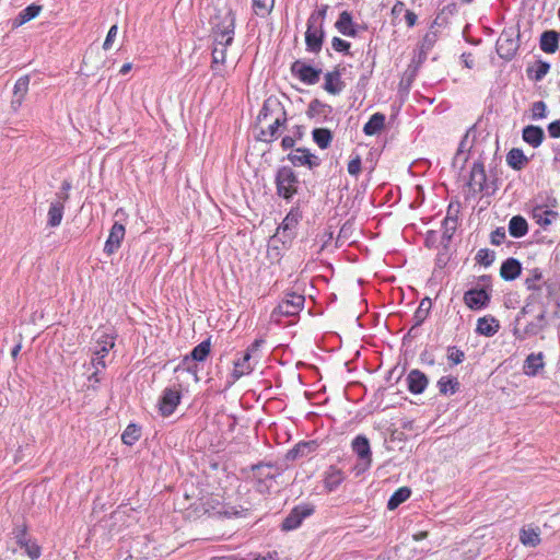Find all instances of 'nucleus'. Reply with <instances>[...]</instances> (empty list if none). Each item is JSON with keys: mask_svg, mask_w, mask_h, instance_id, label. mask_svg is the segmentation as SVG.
<instances>
[{"mask_svg": "<svg viewBox=\"0 0 560 560\" xmlns=\"http://www.w3.org/2000/svg\"><path fill=\"white\" fill-rule=\"evenodd\" d=\"M273 118L269 124L267 130L260 131L259 140L271 142L278 137V130L287 121V113L277 100L268 98L264 102L262 108L260 109L257 119L262 122L267 121L268 118Z\"/></svg>", "mask_w": 560, "mask_h": 560, "instance_id": "f257e3e1", "label": "nucleus"}, {"mask_svg": "<svg viewBox=\"0 0 560 560\" xmlns=\"http://www.w3.org/2000/svg\"><path fill=\"white\" fill-rule=\"evenodd\" d=\"M235 13L232 9L218 10L213 16L212 35L218 44H233L235 34Z\"/></svg>", "mask_w": 560, "mask_h": 560, "instance_id": "f03ea898", "label": "nucleus"}, {"mask_svg": "<svg viewBox=\"0 0 560 560\" xmlns=\"http://www.w3.org/2000/svg\"><path fill=\"white\" fill-rule=\"evenodd\" d=\"M277 195L285 200H291L299 191L300 180L290 166L278 168L275 177Z\"/></svg>", "mask_w": 560, "mask_h": 560, "instance_id": "7ed1b4c3", "label": "nucleus"}, {"mask_svg": "<svg viewBox=\"0 0 560 560\" xmlns=\"http://www.w3.org/2000/svg\"><path fill=\"white\" fill-rule=\"evenodd\" d=\"M520 31L513 27L504 28L499 36L495 49L500 58L511 61L520 48Z\"/></svg>", "mask_w": 560, "mask_h": 560, "instance_id": "20e7f679", "label": "nucleus"}, {"mask_svg": "<svg viewBox=\"0 0 560 560\" xmlns=\"http://www.w3.org/2000/svg\"><path fill=\"white\" fill-rule=\"evenodd\" d=\"M302 219V212L299 207H292L282 223L272 236L273 242H281L283 245L291 243L296 234V226Z\"/></svg>", "mask_w": 560, "mask_h": 560, "instance_id": "39448f33", "label": "nucleus"}, {"mask_svg": "<svg viewBox=\"0 0 560 560\" xmlns=\"http://www.w3.org/2000/svg\"><path fill=\"white\" fill-rule=\"evenodd\" d=\"M352 452L358 456L354 466L357 475L365 472L372 464V451L369 439L365 435H357L351 442Z\"/></svg>", "mask_w": 560, "mask_h": 560, "instance_id": "423d86ee", "label": "nucleus"}, {"mask_svg": "<svg viewBox=\"0 0 560 560\" xmlns=\"http://www.w3.org/2000/svg\"><path fill=\"white\" fill-rule=\"evenodd\" d=\"M256 489L260 493H266L271 487V482L280 475L278 468L271 463H259L252 466Z\"/></svg>", "mask_w": 560, "mask_h": 560, "instance_id": "0eeeda50", "label": "nucleus"}, {"mask_svg": "<svg viewBox=\"0 0 560 560\" xmlns=\"http://www.w3.org/2000/svg\"><path fill=\"white\" fill-rule=\"evenodd\" d=\"M13 539L20 549H23L32 560H36L40 557V547L37 542L27 534L24 525L16 526L13 532Z\"/></svg>", "mask_w": 560, "mask_h": 560, "instance_id": "6e6552de", "label": "nucleus"}, {"mask_svg": "<svg viewBox=\"0 0 560 560\" xmlns=\"http://www.w3.org/2000/svg\"><path fill=\"white\" fill-rule=\"evenodd\" d=\"M291 73L303 83L313 85L319 81L322 69L314 68L305 61L295 60L291 65Z\"/></svg>", "mask_w": 560, "mask_h": 560, "instance_id": "1a4fd4ad", "label": "nucleus"}, {"mask_svg": "<svg viewBox=\"0 0 560 560\" xmlns=\"http://www.w3.org/2000/svg\"><path fill=\"white\" fill-rule=\"evenodd\" d=\"M287 159L291 162L293 166H306L308 170H314L318 167L322 163V160L310 152L306 148H296L293 149L287 156Z\"/></svg>", "mask_w": 560, "mask_h": 560, "instance_id": "9d476101", "label": "nucleus"}, {"mask_svg": "<svg viewBox=\"0 0 560 560\" xmlns=\"http://www.w3.org/2000/svg\"><path fill=\"white\" fill-rule=\"evenodd\" d=\"M313 513L314 506L311 504L296 505L283 520L281 527L283 530H293L302 524L304 518L311 516Z\"/></svg>", "mask_w": 560, "mask_h": 560, "instance_id": "9b49d317", "label": "nucleus"}, {"mask_svg": "<svg viewBox=\"0 0 560 560\" xmlns=\"http://www.w3.org/2000/svg\"><path fill=\"white\" fill-rule=\"evenodd\" d=\"M305 298L298 293H287L284 299L278 304L277 312L283 316H294L303 308Z\"/></svg>", "mask_w": 560, "mask_h": 560, "instance_id": "f8f14e48", "label": "nucleus"}, {"mask_svg": "<svg viewBox=\"0 0 560 560\" xmlns=\"http://www.w3.org/2000/svg\"><path fill=\"white\" fill-rule=\"evenodd\" d=\"M325 39L324 26L307 22V30L305 32V45L308 52L318 54L322 50Z\"/></svg>", "mask_w": 560, "mask_h": 560, "instance_id": "ddd939ff", "label": "nucleus"}, {"mask_svg": "<svg viewBox=\"0 0 560 560\" xmlns=\"http://www.w3.org/2000/svg\"><path fill=\"white\" fill-rule=\"evenodd\" d=\"M180 392L175 388H165L159 400V410L163 417L171 416L180 402Z\"/></svg>", "mask_w": 560, "mask_h": 560, "instance_id": "4468645a", "label": "nucleus"}, {"mask_svg": "<svg viewBox=\"0 0 560 560\" xmlns=\"http://www.w3.org/2000/svg\"><path fill=\"white\" fill-rule=\"evenodd\" d=\"M547 325L546 312L541 311L530 323H528L523 330L515 327L514 336L518 340H525L527 337L538 335Z\"/></svg>", "mask_w": 560, "mask_h": 560, "instance_id": "2eb2a0df", "label": "nucleus"}, {"mask_svg": "<svg viewBox=\"0 0 560 560\" xmlns=\"http://www.w3.org/2000/svg\"><path fill=\"white\" fill-rule=\"evenodd\" d=\"M468 186L474 192H481L487 189V175L481 161L472 164Z\"/></svg>", "mask_w": 560, "mask_h": 560, "instance_id": "dca6fc26", "label": "nucleus"}, {"mask_svg": "<svg viewBox=\"0 0 560 560\" xmlns=\"http://www.w3.org/2000/svg\"><path fill=\"white\" fill-rule=\"evenodd\" d=\"M464 302L470 310H481L489 304L490 294L485 289H470L465 292Z\"/></svg>", "mask_w": 560, "mask_h": 560, "instance_id": "f3484780", "label": "nucleus"}, {"mask_svg": "<svg viewBox=\"0 0 560 560\" xmlns=\"http://www.w3.org/2000/svg\"><path fill=\"white\" fill-rule=\"evenodd\" d=\"M125 226L119 222H115L109 231V235L104 245V253L108 256L118 250L125 237Z\"/></svg>", "mask_w": 560, "mask_h": 560, "instance_id": "a211bd4d", "label": "nucleus"}, {"mask_svg": "<svg viewBox=\"0 0 560 560\" xmlns=\"http://www.w3.org/2000/svg\"><path fill=\"white\" fill-rule=\"evenodd\" d=\"M324 90L332 95H338L345 89V82L341 80V72L338 68L325 73Z\"/></svg>", "mask_w": 560, "mask_h": 560, "instance_id": "6ab92c4d", "label": "nucleus"}, {"mask_svg": "<svg viewBox=\"0 0 560 560\" xmlns=\"http://www.w3.org/2000/svg\"><path fill=\"white\" fill-rule=\"evenodd\" d=\"M408 389L412 394H421L428 386L429 380L420 370H411L407 376Z\"/></svg>", "mask_w": 560, "mask_h": 560, "instance_id": "aec40b11", "label": "nucleus"}, {"mask_svg": "<svg viewBox=\"0 0 560 560\" xmlns=\"http://www.w3.org/2000/svg\"><path fill=\"white\" fill-rule=\"evenodd\" d=\"M317 448L316 441H303L298 443L293 448L289 450L285 458L288 460H296L308 456Z\"/></svg>", "mask_w": 560, "mask_h": 560, "instance_id": "412c9836", "label": "nucleus"}, {"mask_svg": "<svg viewBox=\"0 0 560 560\" xmlns=\"http://www.w3.org/2000/svg\"><path fill=\"white\" fill-rule=\"evenodd\" d=\"M252 359L253 358L249 357V353L243 352L241 358L234 361V369L232 372L233 382L253 372L254 364L252 363Z\"/></svg>", "mask_w": 560, "mask_h": 560, "instance_id": "4be33fe9", "label": "nucleus"}, {"mask_svg": "<svg viewBox=\"0 0 560 560\" xmlns=\"http://www.w3.org/2000/svg\"><path fill=\"white\" fill-rule=\"evenodd\" d=\"M337 31L348 37H355L357 30L352 21V15L349 11H342L335 23Z\"/></svg>", "mask_w": 560, "mask_h": 560, "instance_id": "5701e85b", "label": "nucleus"}, {"mask_svg": "<svg viewBox=\"0 0 560 560\" xmlns=\"http://www.w3.org/2000/svg\"><path fill=\"white\" fill-rule=\"evenodd\" d=\"M522 271V265L516 258H508L504 260L500 268V276L505 281L515 280Z\"/></svg>", "mask_w": 560, "mask_h": 560, "instance_id": "b1692460", "label": "nucleus"}, {"mask_svg": "<svg viewBox=\"0 0 560 560\" xmlns=\"http://www.w3.org/2000/svg\"><path fill=\"white\" fill-rule=\"evenodd\" d=\"M550 70V63L541 59L530 63L526 68L527 78L534 82L541 81Z\"/></svg>", "mask_w": 560, "mask_h": 560, "instance_id": "393cba45", "label": "nucleus"}, {"mask_svg": "<svg viewBox=\"0 0 560 560\" xmlns=\"http://www.w3.org/2000/svg\"><path fill=\"white\" fill-rule=\"evenodd\" d=\"M30 77H21L14 84L13 98L11 102L12 107L16 110L23 103L25 95L28 91Z\"/></svg>", "mask_w": 560, "mask_h": 560, "instance_id": "a878e982", "label": "nucleus"}, {"mask_svg": "<svg viewBox=\"0 0 560 560\" xmlns=\"http://www.w3.org/2000/svg\"><path fill=\"white\" fill-rule=\"evenodd\" d=\"M544 139L545 132L541 127L529 125L523 129V140L533 148H538Z\"/></svg>", "mask_w": 560, "mask_h": 560, "instance_id": "bb28decb", "label": "nucleus"}, {"mask_svg": "<svg viewBox=\"0 0 560 560\" xmlns=\"http://www.w3.org/2000/svg\"><path fill=\"white\" fill-rule=\"evenodd\" d=\"M539 47L544 52H556L559 47V33L556 31H545L540 35Z\"/></svg>", "mask_w": 560, "mask_h": 560, "instance_id": "cd10ccee", "label": "nucleus"}, {"mask_svg": "<svg viewBox=\"0 0 560 560\" xmlns=\"http://www.w3.org/2000/svg\"><path fill=\"white\" fill-rule=\"evenodd\" d=\"M499 322L494 317H481L477 322L476 331L486 337H492L499 330Z\"/></svg>", "mask_w": 560, "mask_h": 560, "instance_id": "c85d7f7f", "label": "nucleus"}, {"mask_svg": "<svg viewBox=\"0 0 560 560\" xmlns=\"http://www.w3.org/2000/svg\"><path fill=\"white\" fill-rule=\"evenodd\" d=\"M40 10L42 7L36 4H31L26 7L18 14V16L14 20H12V27H20L23 24L27 23L28 21L33 20L39 14Z\"/></svg>", "mask_w": 560, "mask_h": 560, "instance_id": "c756f323", "label": "nucleus"}, {"mask_svg": "<svg viewBox=\"0 0 560 560\" xmlns=\"http://www.w3.org/2000/svg\"><path fill=\"white\" fill-rule=\"evenodd\" d=\"M65 206L61 200H54L50 202L48 210L47 225L50 228L59 226L63 217Z\"/></svg>", "mask_w": 560, "mask_h": 560, "instance_id": "7c9ffc66", "label": "nucleus"}, {"mask_svg": "<svg viewBox=\"0 0 560 560\" xmlns=\"http://www.w3.org/2000/svg\"><path fill=\"white\" fill-rule=\"evenodd\" d=\"M432 303L429 298H424L421 300L418 308L416 310L413 314V326L409 330V334H411L417 327H419L428 317L430 310H431Z\"/></svg>", "mask_w": 560, "mask_h": 560, "instance_id": "2f4dec72", "label": "nucleus"}, {"mask_svg": "<svg viewBox=\"0 0 560 560\" xmlns=\"http://www.w3.org/2000/svg\"><path fill=\"white\" fill-rule=\"evenodd\" d=\"M385 126V115L382 113L373 114L363 127L366 136L377 135Z\"/></svg>", "mask_w": 560, "mask_h": 560, "instance_id": "473e14b6", "label": "nucleus"}, {"mask_svg": "<svg viewBox=\"0 0 560 560\" xmlns=\"http://www.w3.org/2000/svg\"><path fill=\"white\" fill-rule=\"evenodd\" d=\"M436 385L442 395H454L460 387V383L454 376H442Z\"/></svg>", "mask_w": 560, "mask_h": 560, "instance_id": "72a5a7b5", "label": "nucleus"}, {"mask_svg": "<svg viewBox=\"0 0 560 560\" xmlns=\"http://www.w3.org/2000/svg\"><path fill=\"white\" fill-rule=\"evenodd\" d=\"M544 368V355L539 353H530L524 363V372L527 375H536L539 369Z\"/></svg>", "mask_w": 560, "mask_h": 560, "instance_id": "f704fd0d", "label": "nucleus"}, {"mask_svg": "<svg viewBox=\"0 0 560 560\" xmlns=\"http://www.w3.org/2000/svg\"><path fill=\"white\" fill-rule=\"evenodd\" d=\"M509 232L513 237H523L528 232L527 221L521 215H514L509 222Z\"/></svg>", "mask_w": 560, "mask_h": 560, "instance_id": "c9c22d12", "label": "nucleus"}, {"mask_svg": "<svg viewBox=\"0 0 560 560\" xmlns=\"http://www.w3.org/2000/svg\"><path fill=\"white\" fill-rule=\"evenodd\" d=\"M508 165L511 166L515 171L522 170L525 164L528 162V159L525 156L524 152L521 149H512L506 155Z\"/></svg>", "mask_w": 560, "mask_h": 560, "instance_id": "e433bc0d", "label": "nucleus"}, {"mask_svg": "<svg viewBox=\"0 0 560 560\" xmlns=\"http://www.w3.org/2000/svg\"><path fill=\"white\" fill-rule=\"evenodd\" d=\"M520 540L524 546L536 547L540 544L539 528H523L520 533Z\"/></svg>", "mask_w": 560, "mask_h": 560, "instance_id": "4c0bfd02", "label": "nucleus"}, {"mask_svg": "<svg viewBox=\"0 0 560 560\" xmlns=\"http://www.w3.org/2000/svg\"><path fill=\"white\" fill-rule=\"evenodd\" d=\"M343 479H345V477H343V474H342V471L340 469H337L335 467H330L328 472L326 474V477H325V480H324L325 488L328 491H334V490H336L341 485Z\"/></svg>", "mask_w": 560, "mask_h": 560, "instance_id": "58836bf2", "label": "nucleus"}, {"mask_svg": "<svg viewBox=\"0 0 560 560\" xmlns=\"http://www.w3.org/2000/svg\"><path fill=\"white\" fill-rule=\"evenodd\" d=\"M312 137L314 142L323 150L327 149L332 141V133L327 128H315L312 131Z\"/></svg>", "mask_w": 560, "mask_h": 560, "instance_id": "ea45409f", "label": "nucleus"}, {"mask_svg": "<svg viewBox=\"0 0 560 560\" xmlns=\"http://www.w3.org/2000/svg\"><path fill=\"white\" fill-rule=\"evenodd\" d=\"M411 494V490L408 487H401L397 489L387 502V509L393 511L397 509L401 503L407 501Z\"/></svg>", "mask_w": 560, "mask_h": 560, "instance_id": "a19ab883", "label": "nucleus"}, {"mask_svg": "<svg viewBox=\"0 0 560 560\" xmlns=\"http://www.w3.org/2000/svg\"><path fill=\"white\" fill-rule=\"evenodd\" d=\"M558 213L553 210H548L542 207H537L534 210V218L537 220V223L541 226H547L551 224L553 220H556Z\"/></svg>", "mask_w": 560, "mask_h": 560, "instance_id": "79ce46f5", "label": "nucleus"}, {"mask_svg": "<svg viewBox=\"0 0 560 560\" xmlns=\"http://www.w3.org/2000/svg\"><path fill=\"white\" fill-rule=\"evenodd\" d=\"M211 351L210 339L203 340L197 345L189 353L190 358L196 362H203Z\"/></svg>", "mask_w": 560, "mask_h": 560, "instance_id": "37998d69", "label": "nucleus"}, {"mask_svg": "<svg viewBox=\"0 0 560 560\" xmlns=\"http://www.w3.org/2000/svg\"><path fill=\"white\" fill-rule=\"evenodd\" d=\"M232 44H218L213 39V49H212V65L211 68L214 69L217 65H223L226 59V49Z\"/></svg>", "mask_w": 560, "mask_h": 560, "instance_id": "c03bdc74", "label": "nucleus"}, {"mask_svg": "<svg viewBox=\"0 0 560 560\" xmlns=\"http://www.w3.org/2000/svg\"><path fill=\"white\" fill-rule=\"evenodd\" d=\"M186 371L195 376L196 381H199L198 377V364L194 361L190 355H185L179 364L175 368V372Z\"/></svg>", "mask_w": 560, "mask_h": 560, "instance_id": "a18cd8bd", "label": "nucleus"}, {"mask_svg": "<svg viewBox=\"0 0 560 560\" xmlns=\"http://www.w3.org/2000/svg\"><path fill=\"white\" fill-rule=\"evenodd\" d=\"M140 428L133 423L127 425L121 434V441L126 445H133L140 439Z\"/></svg>", "mask_w": 560, "mask_h": 560, "instance_id": "49530a36", "label": "nucleus"}, {"mask_svg": "<svg viewBox=\"0 0 560 560\" xmlns=\"http://www.w3.org/2000/svg\"><path fill=\"white\" fill-rule=\"evenodd\" d=\"M275 5V0H253V10L256 15L267 16Z\"/></svg>", "mask_w": 560, "mask_h": 560, "instance_id": "de8ad7c7", "label": "nucleus"}, {"mask_svg": "<svg viewBox=\"0 0 560 560\" xmlns=\"http://www.w3.org/2000/svg\"><path fill=\"white\" fill-rule=\"evenodd\" d=\"M542 279V272L539 268L528 270V277L525 279V285L528 290L538 291L540 284L538 282Z\"/></svg>", "mask_w": 560, "mask_h": 560, "instance_id": "09e8293b", "label": "nucleus"}, {"mask_svg": "<svg viewBox=\"0 0 560 560\" xmlns=\"http://www.w3.org/2000/svg\"><path fill=\"white\" fill-rule=\"evenodd\" d=\"M328 9V4H322L316 11L312 12L307 19V22L311 23V26L313 24L324 26V21L326 19Z\"/></svg>", "mask_w": 560, "mask_h": 560, "instance_id": "8fccbe9b", "label": "nucleus"}, {"mask_svg": "<svg viewBox=\"0 0 560 560\" xmlns=\"http://www.w3.org/2000/svg\"><path fill=\"white\" fill-rule=\"evenodd\" d=\"M494 258L495 254L493 250H490L488 248H481L477 252L475 259L479 265L489 267L494 261Z\"/></svg>", "mask_w": 560, "mask_h": 560, "instance_id": "3c124183", "label": "nucleus"}, {"mask_svg": "<svg viewBox=\"0 0 560 560\" xmlns=\"http://www.w3.org/2000/svg\"><path fill=\"white\" fill-rule=\"evenodd\" d=\"M442 240L445 242H450L457 229V222L454 220H451V218H444L442 222Z\"/></svg>", "mask_w": 560, "mask_h": 560, "instance_id": "603ef678", "label": "nucleus"}, {"mask_svg": "<svg viewBox=\"0 0 560 560\" xmlns=\"http://www.w3.org/2000/svg\"><path fill=\"white\" fill-rule=\"evenodd\" d=\"M97 343H98V347L97 349L95 350V353L94 354H101V353H104V354H107L108 351L110 349L114 348L115 346V342H114V338L109 335H103L98 340H97Z\"/></svg>", "mask_w": 560, "mask_h": 560, "instance_id": "864d4df0", "label": "nucleus"}, {"mask_svg": "<svg viewBox=\"0 0 560 560\" xmlns=\"http://www.w3.org/2000/svg\"><path fill=\"white\" fill-rule=\"evenodd\" d=\"M96 357L92 359V365L94 368L93 373L90 376V380H94L95 383L100 382L98 373L101 370L105 369V361L104 358L106 354H95Z\"/></svg>", "mask_w": 560, "mask_h": 560, "instance_id": "5fc2aeb1", "label": "nucleus"}, {"mask_svg": "<svg viewBox=\"0 0 560 560\" xmlns=\"http://www.w3.org/2000/svg\"><path fill=\"white\" fill-rule=\"evenodd\" d=\"M465 359V353L460 349L456 347H448L447 348V360L453 364L457 365L462 363Z\"/></svg>", "mask_w": 560, "mask_h": 560, "instance_id": "6e6d98bb", "label": "nucleus"}, {"mask_svg": "<svg viewBox=\"0 0 560 560\" xmlns=\"http://www.w3.org/2000/svg\"><path fill=\"white\" fill-rule=\"evenodd\" d=\"M331 47L335 51L350 54L351 44L340 37H334L331 40Z\"/></svg>", "mask_w": 560, "mask_h": 560, "instance_id": "4d7b16f0", "label": "nucleus"}, {"mask_svg": "<svg viewBox=\"0 0 560 560\" xmlns=\"http://www.w3.org/2000/svg\"><path fill=\"white\" fill-rule=\"evenodd\" d=\"M435 40H436L435 33H427L422 39L421 54H423L425 56L427 52L433 47Z\"/></svg>", "mask_w": 560, "mask_h": 560, "instance_id": "13d9d810", "label": "nucleus"}, {"mask_svg": "<svg viewBox=\"0 0 560 560\" xmlns=\"http://www.w3.org/2000/svg\"><path fill=\"white\" fill-rule=\"evenodd\" d=\"M546 104L542 101L535 102L532 106L533 118L546 117Z\"/></svg>", "mask_w": 560, "mask_h": 560, "instance_id": "bf43d9fd", "label": "nucleus"}, {"mask_svg": "<svg viewBox=\"0 0 560 560\" xmlns=\"http://www.w3.org/2000/svg\"><path fill=\"white\" fill-rule=\"evenodd\" d=\"M361 172V158L360 155H355L348 163V173L352 176L359 175Z\"/></svg>", "mask_w": 560, "mask_h": 560, "instance_id": "052dcab7", "label": "nucleus"}, {"mask_svg": "<svg viewBox=\"0 0 560 560\" xmlns=\"http://www.w3.org/2000/svg\"><path fill=\"white\" fill-rule=\"evenodd\" d=\"M505 229L504 228H497L492 233H491V244L493 245H500L503 243V241L505 240Z\"/></svg>", "mask_w": 560, "mask_h": 560, "instance_id": "680f3d73", "label": "nucleus"}, {"mask_svg": "<svg viewBox=\"0 0 560 560\" xmlns=\"http://www.w3.org/2000/svg\"><path fill=\"white\" fill-rule=\"evenodd\" d=\"M117 32H118V27H117V25H113V26L109 28V31H108V33H107V36H106V38H105V42H104V44H103V48H104L105 50L110 49V47H112V45H113V42H114V39H115V37H116V35H117Z\"/></svg>", "mask_w": 560, "mask_h": 560, "instance_id": "e2e57ef3", "label": "nucleus"}, {"mask_svg": "<svg viewBox=\"0 0 560 560\" xmlns=\"http://www.w3.org/2000/svg\"><path fill=\"white\" fill-rule=\"evenodd\" d=\"M460 205L459 202L453 203L451 202L447 207V212L445 218H451V220L458 221V213H459Z\"/></svg>", "mask_w": 560, "mask_h": 560, "instance_id": "0e129e2a", "label": "nucleus"}, {"mask_svg": "<svg viewBox=\"0 0 560 560\" xmlns=\"http://www.w3.org/2000/svg\"><path fill=\"white\" fill-rule=\"evenodd\" d=\"M548 132L552 138H560V119L548 125Z\"/></svg>", "mask_w": 560, "mask_h": 560, "instance_id": "69168bd1", "label": "nucleus"}, {"mask_svg": "<svg viewBox=\"0 0 560 560\" xmlns=\"http://www.w3.org/2000/svg\"><path fill=\"white\" fill-rule=\"evenodd\" d=\"M405 20L408 25V27H412L416 25L418 16L415 12L407 10L405 14Z\"/></svg>", "mask_w": 560, "mask_h": 560, "instance_id": "338daca9", "label": "nucleus"}, {"mask_svg": "<svg viewBox=\"0 0 560 560\" xmlns=\"http://www.w3.org/2000/svg\"><path fill=\"white\" fill-rule=\"evenodd\" d=\"M295 144V139L290 136H285L282 138L281 147L283 150L293 149Z\"/></svg>", "mask_w": 560, "mask_h": 560, "instance_id": "774afa93", "label": "nucleus"}]
</instances>
